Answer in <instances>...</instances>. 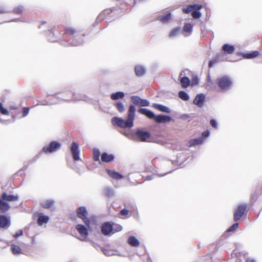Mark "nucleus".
Segmentation results:
<instances>
[{"mask_svg":"<svg viewBox=\"0 0 262 262\" xmlns=\"http://www.w3.org/2000/svg\"><path fill=\"white\" fill-rule=\"evenodd\" d=\"M178 95L179 98H180L183 100L187 101L189 99V96L188 94L183 91H180Z\"/></svg>","mask_w":262,"mask_h":262,"instance_id":"obj_40","label":"nucleus"},{"mask_svg":"<svg viewBox=\"0 0 262 262\" xmlns=\"http://www.w3.org/2000/svg\"><path fill=\"white\" fill-rule=\"evenodd\" d=\"M180 83L184 88H187L190 84V80L187 77H182L180 79Z\"/></svg>","mask_w":262,"mask_h":262,"instance_id":"obj_35","label":"nucleus"},{"mask_svg":"<svg viewBox=\"0 0 262 262\" xmlns=\"http://www.w3.org/2000/svg\"><path fill=\"white\" fill-rule=\"evenodd\" d=\"M60 144L57 141H52L50 143L48 146H45L42 148V151L45 152L51 153L59 148L60 147Z\"/></svg>","mask_w":262,"mask_h":262,"instance_id":"obj_10","label":"nucleus"},{"mask_svg":"<svg viewBox=\"0 0 262 262\" xmlns=\"http://www.w3.org/2000/svg\"><path fill=\"white\" fill-rule=\"evenodd\" d=\"M204 142L203 137H199L190 140L189 142V146H194L196 145H200Z\"/></svg>","mask_w":262,"mask_h":262,"instance_id":"obj_26","label":"nucleus"},{"mask_svg":"<svg viewBox=\"0 0 262 262\" xmlns=\"http://www.w3.org/2000/svg\"><path fill=\"white\" fill-rule=\"evenodd\" d=\"M246 262H256V260L254 258L250 257L247 259Z\"/></svg>","mask_w":262,"mask_h":262,"instance_id":"obj_56","label":"nucleus"},{"mask_svg":"<svg viewBox=\"0 0 262 262\" xmlns=\"http://www.w3.org/2000/svg\"><path fill=\"white\" fill-rule=\"evenodd\" d=\"M11 250L14 254H18L20 253V248L18 246L12 245L11 247Z\"/></svg>","mask_w":262,"mask_h":262,"instance_id":"obj_42","label":"nucleus"},{"mask_svg":"<svg viewBox=\"0 0 262 262\" xmlns=\"http://www.w3.org/2000/svg\"><path fill=\"white\" fill-rule=\"evenodd\" d=\"M114 105L116 107L119 112L123 113L124 112V105L122 102L120 101H117L114 103Z\"/></svg>","mask_w":262,"mask_h":262,"instance_id":"obj_36","label":"nucleus"},{"mask_svg":"<svg viewBox=\"0 0 262 262\" xmlns=\"http://www.w3.org/2000/svg\"><path fill=\"white\" fill-rule=\"evenodd\" d=\"M135 140H140L141 142H146L147 139L150 137V134L147 131H143L141 129H138L135 134Z\"/></svg>","mask_w":262,"mask_h":262,"instance_id":"obj_8","label":"nucleus"},{"mask_svg":"<svg viewBox=\"0 0 262 262\" xmlns=\"http://www.w3.org/2000/svg\"><path fill=\"white\" fill-rule=\"evenodd\" d=\"M113 229L112 234L121 231L122 230V227L120 225L116 224L113 226Z\"/></svg>","mask_w":262,"mask_h":262,"instance_id":"obj_44","label":"nucleus"},{"mask_svg":"<svg viewBox=\"0 0 262 262\" xmlns=\"http://www.w3.org/2000/svg\"><path fill=\"white\" fill-rule=\"evenodd\" d=\"M23 234V232L22 230H18L14 235V237L17 238L21 235H22Z\"/></svg>","mask_w":262,"mask_h":262,"instance_id":"obj_54","label":"nucleus"},{"mask_svg":"<svg viewBox=\"0 0 262 262\" xmlns=\"http://www.w3.org/2000/svg\"><path fill=\"white\" fill-rule=\"evenodd\" d=\"M222 51H224L229 54H232L235 51L234 46L230 45L227 43L224 44L222 48Z\"/></svg>","mask_w":262,"mask_h":262,"instance_id":"obj_25","label":"nucleus"},{"mask_svg":"<svg viewBox=\"0 0 262 262\" xmlns=\"http://www.w3.org/2000/svg\"><path fill=\"white\" fill-rule=\"evenodd\" d=\"M152 179H153V177H152V176H147V177H146V179L147 180H152Z\"/></svg>","mask_w":262,"mask_h":262,"instance_id":"obj_58","label":"nucleus"},{"mask_svg":"<svg viewBox=\"0 0 262 262\" xmlns=\"http://www.w3.org/2000/svg\"><path fill=\"white\" fill-rule=\"evenodd\" d=\"M124 95V93L123 92H117L111 95V98L113 100H116L119 99H122Z\"/></svg>","mask_w":262,"mask_h":262,"instance_id":"obj_32","label":"nucleus"},{"mask_svg":"<svg viewBox=\"0 0 262 262\" xmlns=\"http://www.w3.org/2000/svg\"><path fill=\"white\" fill-rule=\"evenodd\" d=\"M120 212L121 214L123 215H126L128 214V211L125 209H122Z\"/></svg>","mask_w":262,"mask_h":262,"instance_id":"obj_55","label":"nucleus"},{"mask_svg":"<svg viewBox=\"0 0 262 262\" xmlns=\"http://www.w3.org/2000/svg\"><path fill=\"white\" fill-rule=\"evenodd\" d=\"M138 112L142 115H145L149 119H154L155 120L156 115L153 112L147 108H141L138 110Z\"/></svg>","mask_w":262,"mask_h":262,"instance_id":"obj_14","label":"nucleus"},{"mask_svg":"<svg viewBox=\"0 0 262 262\" xmlns=\"http://www.w3.org/2000/svg\"><path fill=\"white\" fill-rule=\"evenodd\" d=\"M136 74L138 77H141L144 75L146 72L145 68L142 66H137L135 68Z\"/></svg>","mask_w":262,"mask_h":262,"instance_id":"obj_27","label":"nucleus"},{"mask_svg":"<svg viewBox=\"0 0 262 262\" xmlns=\"http://www.w3.org/2000/svg\"><path fill=\"white\" fill-rule=\"evenodd\" d=\"M247 208L246 204H241L238 206L234 213V221L236 222L241 219L244 215Z\"/></svg>","mask_w":262,"mask_h":262,"instance_id":"obj_7","label":"nucleus"},{"mask_svg":"<svg viewBox=\"0 0 262 262\" xmlns=\"http://www.w3.org/2000/svg\"><path fill=\"white\" fill-rule=\"evenodd\" d=\"M101 230L103 235H111L113 230V226L109 222H105L101 225Z\"/></svg>","mask_w":262,"mask_h":262,"instance_id":"obj_11","label":"nucleus"},{"mask_svg":"<svg viewBox=\"0 0 262 262\" xmlns=\"http://www.w3.org/2000/svg\"><path fill=\"white\" fill-rule=\"evenodd\" d=\"M18 195L8 194L6 192H3L0 197V211L5 213L10 208V206L7 202H15L18 201Z\"/></svg>","mask_w":262,"mask_h":262,"instance_id":"obj_3","label":"nucleus"},{"mask_svg":"<svg viewBox=\"0 0 262 262\" xmlns=\"http://www.w3.org/2000/svg\"><path fill=\"white\" fill-rule=\"evenodd\" d=\"M207 80L208 82L211 81V79L209 75L208 76Z\"/></svg>","mask_w":262,"mask_h":262,"instance_id":"obj_59","label":"nucleus"},{"mask_svg":"<svg viewBox=\"0 0 262 262\" xmlns=\"http://www.w3.org/2000/svg\"><path fill=\"white\" fill-rule=\"evenodd\" d=\"M180 30V28L179 27H177L173 28L170 31V32L169 33V37L170 38H172V37H174L177 36L179 34Z\"/></svg>","mask_w":262,"mask_h":262,"instance_id":"obj_39","label":"nucleus"},{"mask_svg":"<svg viewBox=\"0 0 262 262\" xmlns=\"http://www.w3.org/2000/svg\"><path fill=\"white\" fill-rule=\"evenodd\" d=\"M51 96L52 98V99L49 101H45L41 104L43 105H54L62 102H76L80 100H85L86 99L85 95H79L68 90L57 92Z\"/></svg>","mask_w":262,"mask_h":262,"instance_id":"obj_1","label":"nucleus"},{"mask_svg":"<svg viewBox=\"0 0 262 262\" xmlns=\"http://www.w3.org/2000/svg\"><path fill=\"white\" fill-rule=\"evenodd\" d=\"M9 10L4 6H0V14L9 12Z\"/></svg>","mask_w":262,"mask_h":262,"instance_id":"obj_49","label":"nucleus"},{"mask_svg":"<svg viewBox=\"0 0 262 262\" xmlns=\"http://www.w3.org/2000/svg\"><path fill=\"white\" fill-rule=\"evenodd\" d=\"M172 171V170H170V171H168V172H166V173H163V174H158V176H159V177L164 176H165L166 174L169 173H170Z\"/></svg>","mask_w":262,"mask_h":262,"instance_id":"obj_57","label":"nucleus"},{"mask_svg":"<svg viewBox=\"0 0 262 262\" xmlns=\"http://www.w3.org/2000/svg\"><path fill=\"white\" fill-rule=\"evenodd\" d=\"M107 173L110 177L116 180H120L123 178V176L114 170L107 169Z\"/></svg>","mask_w":262,"mask_h":262,"instance_id":"obj_20","label":"nucleus"},{"mask_svg":"<svg viewBox=\"0 0 262 262\" xmlns=\"http://www.w3.org/2000/svg\"><path fill=\"white\" fill-rule=\"evenodd\" d=\"M71 150L74 160H79L80 159L79 151L78 149V145L76 142H73L72 143Z\"/></svg>","mask_w":262,"mask_h":262,"instance_id":"obj_12","label":"nucleus"},{"mask_svg":"<svg viewBox=\"0 0 262 262\" xmlns=\"http://www.w3.org/2000/svg\"><path fill=\"white\" fill-rule=\"evenodd\" d=\"M184 116H186V117H188V115H184Z\"/></svg>","mask_w":262,"mask_h":262,"instance_id":"obj_63","label":"nucleus"},{"mask_svg":"<svg viewBox=\"0 0 262 262\" xmlns=\"http://www.w3.org/2000/svg\"><path fill=\"white\" fill-rule=\"evenodd\" d=\"M10 108L12 109V110H15L17 108L15 106H10Z\"/></svg>","mask_w":262,"mask_h":262,"instance_id":"obj_60","label":"nucleus"},{"mask_svg":"<svg viewBox=\"0 0 262 262\" xmlns=\"http://www.w3.org/2000/svg\"><path fill=\"white\" fill-rule=\"evenodd\" d=\"M94 247L97 249H98V248H99L101 250V251L103 252V254L106 256H112V255H118L119 256H121V255H120V254H116V253H115L116 252L112 250L107 249H105L103 247H101L97 244H95L94 245Z\"/></svg>","mask_w":262,"mask_h":262,"instance_id":"obj_19","label":"nucleus"},{"mask_svg":"<svg viewBox=\"0 0 262 262\" xmlns=\"http://www.w3.org/2000/svg\"><path fill=\"white\" fill-rule=\"evenodd\" d=\"M135 1V3H136L137 0H134Z\"/></svg>","mask_w":262,"mask_h":262,"instance_id":"obj_64","label":"nucleus"},{"mask_svg":"<svg viewBox=\"0 0 262 262\" xmlns=\"http://www.w3.org/2000/svg\"><path fill=\"white\" fill-rule=\"evenodd\" d=\"M10 226V220L5 215H0V227L5 228Z\"/></svg>","mask_w":262,"mask_h":262,"instance_id":"obj_17","label":"nucleus"},{"mask_svg":"<svg viewBox=\"0 0 262 262\" xmlns=\"http://www.w3.org/2000/svg\"><path fill=\"white\" fill-rule=\"evenodd\" d=\"M0 112L3 115H9V112H8V110L4 107L2 108L1 109V110H0Z\"/></svg>","mask_w":262,"mask_h":262,"instance_id":"obj_53","label":"nucleus"},{"mask_svg":"<svg viewBox=\"0 0 262 262\" xmlns=\"http://www.w3.org/2000/svg\"><path fill=\"white\" fill-rule=\"evenodd\" d=\"M210 123L213 127H214L215 128H217V123L215 119H211L210 121Z\"/></svg>","mask_w":262,"mask_h":262,"instance_id":"obj_50","label":"nucleus"},{"mask_svg":"<svg viewBox=\"0 0 262 262\" xmlns=\"http://www.w3.org/2000/svg\"><path fill=\"white\" fill-rule=\"evenodd\" d=\"M216 84L221 91H227L231 89L232 80L229 76H221L217 78Z\"/></svg>","mask_w":262,"mask_h":262,"instance_id":"obj_5","label":"nucleus"},{"mask_svg":"<svg viewBox=\"0 0 262 262\" xmlns=\"http://www.w3.org/2000/svg\"><path fill=\"white\" fill-rule=\"evenodd\" d=\"M59 38V36L57 33H56L54 31V30L52 29L50 31L49 34L48 35V39L50 42H56L58 40Z\"/></svg>","mask_w":262,"mask_h":262,"instance_id":"obj_23","label":"nucleus"},{"mask_svg":"<svg viewBox=\"0 0 262 262\" xmlns=\"http://www.w3.org/2000/svg\"><path fill=\"white\" fill-rule=\"evenodd\" d=\"M193 30V26L190 23L185 24L183 28V34L187 37L191 35Z\"/></svg>","mask_w":262,"mask_h":262,"instance_id":"obj_18","label":"nucleus"},{"mask_svg":"<svg viewBox=\"0 0 262 262\" xmlns=\"http://www.w3.org/2000/svg\"><path fill=\"white\" fill-rule=\"evenodd\" d=\"M29 107H24L23 108V117H26L28 115V113H29Z\"/></svg>","mask_w":262,"mask_h":262,"instance_id":"obj_52","label":"nucleus"},{"mask_svg":"<svg viewBox=\"0 0 262 262\" xmlns=\"http://www.w3.org/2000/svg\"><path fill=\"white\" fill-rule=\"evenodd\" d=\"M191 15L194 19H198L201 17L202 14L199 10L195 9L191 13Z\"/></svg>","mask_w":262,"mask_h":262,"instance_id":"obj_43","label":"nucleus"},{"mask_svg":"<svg viewBox=\"0 0 262 262\" xmlns=\"http://www.w3.org/2000/svg\"><path fill=\"white\" fill-rule=\"evenodd\" d=\"M114 156L113 154H108L106 152H103L101 155V159L104 162H110L114 159Z\"/></svg>","mask_w":262,"mask_h":262,"instance_id":"obj_24","label":"nucleus"},{"mask_svg":"<svg viewBox=\"0 0 262 262\" xmlns=\"http://www.w3.org/2000/svg\"><path fill=\"white\" fill-rule=\"evenodd\" d=\"M238 227V223H234L229 229H227V232H231L235 231Z\"/></svg>","mask_w":262,"mask_h":262,"instance_id":"obj_48","label":"nucleus"},{"mask_svg":"<svg viewBox=\"0 0 262 262\" xmlns=\"http://www.w3.org/2000/svg\"><path fill=\"white\" fill-rule=\"evenodd\" d=\"M128 243L132 246L137 247L139 246L140 243L137 238L134 236H130L128 238Z\"/></svg>","mask_w":262,"mask_h":262,"instance_id":"obj_28","label":"nucleus"},{"mask_svg":"<svg viewBox=\"0 0 262 262\" xmlns=\"http://www.w3.org/2000/svg\"><path fill=\"white\" fill-rule=\"evenodd\" d=\"M54 203V201L53 200H48L41 203V206L45 208L48 209L52 207Z\"/></svg>","mask_w":262,"mask_h":262,"instance_id":"obj_34","label":"nucleus"},{"mask_svg":"<svg viewBox=\"0 0 262 262\" xmlns=\"http://www.w3.org/2000/svg\"><path fill=\"white\" fill-rule=\"evenodd\" d=\"M24 8L23 6H18L16 8H15L13 10V12L14 13L18 14L21 13V12L23 11Z\"/></svg>","mask_w":262,"mask_h":262,"instance_id":"obj_47","label":"nucleus"},{"mask_svg":"<svg viewBox=\"0 0 262 262\" xmlns=\"http://www.w3.org/2000/svg\"><path fill=\"white\" fill-rule=\"evenodd\" d=\"M202 7H203V6L201 5H198V4L190 5L186 8H184L183 9V11L185 13H186V14H188L190 12H191V13H192V12L195 9H196V10H200V9H201L202 8Z\"/></svg>","mask_w":262,"mask_h":262,"instance_id":"obj_16","label":"nucleus"},{"mask_svg":"<svg viewBox=\"0 0 262 262\" xmlns=\"http://www.w3.org/2000/svg\"><path fill=\"white\" fill-rule=\"evenodd\" d=\"M258 54L259 52L257 51H255L248 53H243L242 56L246 59H252L257 57Z\"/></svg>","mask_w":262,"mask_h":262,"instance_id":"obj_33","label":"nucleus"},{"mask_svg":"<svg viewBox=\"0 0 262 262\" xmlns=\"http://www.w3.org/2000/svg\"><path fill=\"white\" fill-rule=\"evenodd\" d=\"M104 192L105 195L108 197L114 196L115 191L113 189L110 187H106L104 189Z\"/></svg>","mask_w":262,"mask_h":262,"instance_id":"obj_37","label":"nucleus"},{"mask_svg":"<svg viewBox=\"0 0 262 262\" xmlns=\"http://www.w3.org/2000/svg\"><path fill=\"white\" fill-rule=\"evenodd\" d=\"M65 33L68 35L73 36L72 41L67 43V45L71 46H78L81 45L83 40L81 38L84 34H81L77 30L73 27H67L65 29Z\"/></svg>","mask_w":262,"mask_h":262,"instance_id":"obj_4","label":"nucleus"},{"mask_svg":"<svg viewBox=\"0 0 262 262\" xmlns=\"http://www.w3.org/2000/svg\"><path fill=\"white\" fill-rule=\"evenodd\" d=\"M100 156V151L98 148H94L93 149V159L94 161H99Z\"/></svg>","mask_w":262,"mask_h":262,"instance_id":"obj_41","label":"nucleus"},{"mask_svg":"<svg viewBox=\"0 0 262 262\" xmlns=\"http://www.w3.org/2000/svg\"><path fill=\"white\" fill-rule=\"evenodd\" d=\"M152 106L159 110V111H161L162 112L166 113H170V110L169 107H167L166 106L163 105L162 104H158V103H154L152 104Z\"/></svg>","mask_w":262,"mask_h":262,"instance_id":"obj_22","label":"nucleus"},{"mask_svg":"<svg viewBox=\"0 0 262 262\" xmlns=\"http://www.w3.org/2000/svg\"><path fill=\"white\" fill-rule=\"evenodd\" d=\"M139 1H141V2H144V1H145L146 0H139Z\"/></svg>","mask_w":262,"mask_h":262,"instance_id":"obj_62","label":"nucleus"},{"mask_svg":"<svg viewBox=\"0 0 262 262\" xmlns=\"http://www.w3.org/2000/svg\"><path fill=\"white\" fill-rule=\"evenodd\" d=\"M49 217L47 215L40 214L37 219V223L39 226H42L44 223L48 222Z\"/></svg>","mask_w":262,"mask_h":262,"instance_id":"obj_29","label":"nucleus"},{"mask_svg":"<svg viewBox=\"0 0 262 262\" xmlns=\"http://www.w3.org/2000/svg\"><path fill=\"white\" fill-rule=\"evenodd\" d=\"M205 101V95L203 94H198L194 99L193 102L198 106L201 107Z\"/></svg>","mask_w":262,"mask_h":262,"instance_id":"obj_13","label":"nucleus"},{"mask_svg":"<svg viewBox=\"0 0 262 262\" xmlns=\"http://www.w3.org/2000/svg\"><path fill=\"white\" fill-rule=\"evenodd\" d=\"M172 118L168 116L159 115H156L155 121L158 123H165L170 122Z\"/></svg>","mask_w":262,"mask_h":262,"instance_id":"obj_15","label":"nucleus"},{"mask_svg":"<svg viewBox=\"0 0 262 262\" xmlns=\"http://www.w3.org/2000/svg\"><path fill=\"white\" fill-rule=\"evenodd\" d=\"M132 102L136 105L140 106H148L149 105V102L146 100L143 99L137 96H132L130 97Z\"/></svg>","mask_w":262,"mask_h":262,"instance_id":"obj_9","label":"nucleus"},{"mask_svg":"<svg viewBox=\"0 0 262 262\" xmlns=\"http://www.w3.org/2000/svg\"><path fill=\"white\" fill-rule=\"evenodd\" d=\"M109 13V10H105L101 12L97 18V20H101L104 19V16L105 14Z\"/></svg>","mask_w":262,"mask_h":262,"instance_id":"obj_45","label":"nucleus"},{"mask_svg":"<svg viewBox=\"0 0 262 262\" xmlns=\"http://www.w3.org/2000/svg\"><path fill=\"white\" fill-rule=\"evenodd\" d=\"M2 108H3L2 103L0 102V110H1Z\"/></svg>","mask_w":262,"mask_h":262,"instance_id":"obj_61","label":"nucleus"},{"mask_svg":"<svg viewBox=\"0 0 262 262\" xmlns=\"http://www.w3.org/2000/svg\"><path fill=\"white\" fill-rule=\"evenodd\" d=\"M121 133L125 136L127 138H128L129 139L135 140V137L134 135H132L130 133H127L126 132H122Z\"/></svg>","mask_w":262,"mask_h":262,"instance_id":"obj_46","label":"nucleus"},{"mask_svg":"<svg viewBox=\"0 0 262 262\" xmlns=\"http://www.w3.org/2000/svg\"><path fill=\"white\" fill-rule=\"evenodd\" d=\"M210 135V132L208 130H206L204 132H203L202 133V137L204 139V138H207Z\"/></svg>","mask_w":262,"mask_h":262,"instance_id":"obj_51","label":"nucleus"},{"mask_svg":"<svg viewBox=\"0 0 262 262\" xmlns=\"http://www.w3.org/2000/svg\"><path fill=\"white\" fill-rule=\"evenodd\" d=\"M224 54L223 53H221L219 54H217L216 57L212 60H210L209 62V67L211 68L213 66V65L216 63L218 61H223V60L221 59V58L223 57Z\"/></svg>","mask_w":262,"mask_h":262,"instance_id":"obj_31","label":"nucleus"},{"mask_svg":"<svg viewBox=\"0 0 262 262\" xmlns=\"http://www.w3.org/2000/svg\"><path fill=\"white\" fill-rule=\"evenodd\" d=\"M78 217L81 219L86 226L90 227V220L88 218V212L86 208L84 206L78 207L76 211Z\"/></svg>","mask_w":262,"mask_h":262,"instance_id":"obj_6","label":"nucleus"},{"mask_svg":"<svg viewBox=\"0 0 262 262\" xmlns=\"http://www.w3.org/2000/svg\"><path fill=\"white\" fill-rule=\"evenodd\" d=\"M158 18L161 22L166 23L171 18V13H168L165 15L160 16Z\"/></svg>","mask_w":262,"mask_h":262,"instance_id":"obj_38","label":"nucleus"},{"mask_svg":"<svg viewBox=\"0 0 262 262\" xmlns=\"http://www.w3.org/2000/svg\"><path fill=\"white\" fill-rule=\"evenodd\" d=\"M136 107L134 105H130L127 113V119L121 117H115L112 119V123L123 128H131L134 126L135 118Z\"/></svg>","mask_w":262,"mask_h":262,"instance_id":"obj_2","label":"nucleus"},{"mask_svg":"<svg viewBox=\"0 0 262 262\" xmlns=\"http://www.w3.org/2000/svg\"><path fill=\"white\" fill-rule=\"evenodd\" d=\"M76 229L80 233V234L84 237H86L88 235V231L87 228L82 224H78L76 226Z\"/></svg>","mask_w":262,"mask_h":262,"instance_id":"obj_21","label":"nucleus"},{"mask_svg":"<svg viewBox=\"0 0 262 262\" xmlns=\"http://www.w3.org/2000/svg\"><path fill=\"white\" fill-rule=\"evenodd\" d=\"M224 54L223 53H221L219 54H217L216 57L212 60H210L209 62V67L211 68L213 66V65L216 63L218 61H223V60L221 59V58L223 57Z\"/></svg>","mask_w":262,"mask_h":262,"instance_id":"obj_30","label":"nucleus"}]
</instances>
